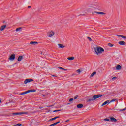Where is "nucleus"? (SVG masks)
Returning <instances> with one entry per match:
<instances>
[{
  "mask_svg": "<svg viewBox=\"0 0 126 126\" xmlns=\"http://www.w3.org/2000/svg\"><path fill=\"white\" fill-rule=\"evenodd\" d=\"M103 96H104V94H95L93 96V97L92 98L88 99L87 100V102H91V101H95L96 99L101 98L103 97Z\"/></svg>",
  "mask_w": 126,
  "mask_h": 126,
  "instance_id": "obj_1",
  "label": "nucleus"
},
{
  "mask_svg": "<svg viewBox=\"0 0 126 126\" xmlns=\"http://www.w3.org/2000/svg\"><path fill=\"white\" fill-rule=\"evenodd\" d=\"M94 51L97 55H99V54H102L104 50L103 48L97 46L94 47Z\"/></svg>",
  "mask_w": 126,
  "mask_h": 126,
  "instance_id": "obj_2",
  "label": "nucleus"
},
{
  "mask_svg": "<svg viewBox=\"0 0 126 126\" xmlns=\"http://www.w3.org/2000/svg\"><path fill=\"white\" fill-rule=\"evenodd\" d=\"M115 101H117L116 99H112L110 101V100H107V101H105L103 103H102L101 106H102V107H103V106H105V105H107V104H110V103H112L113 102H115Z\"/></svg>",
  "mask_w": 126,
  "mask_h": 126,
  "instance_id": "obj_3",
  "label": "nucleus"
},
{
  "mask_svg": "<svg viewBox=\"0 0 126 126\" xmlns=\"http://www.w3.org/2000/svg\"><path fill=\"white\" fill-rule=\"evenodd\" d=\"M28 113L27 112H16L12 113V115H24L27 114Z\"/></svg>",
  "mask_w": 126,
  "mask_h": 126,
  "instance_id": "obj_4",
  "label": "nucleus"
},
{
  "mask_svg": "<svg viewBox=\"0 0 126 126\" xmlns=\"http://www.w3.org/2000/svg\"><path fill=\"white\" fill-rule=\"evenodd\" d=\"M32 81H34V80H33L32 79H26L24 81V84H27V83H29V82H31Z\"/></svg>",
  "mask_w": 126,
  "mask_h": 126,
  "instance_id": "obj_5",
  "label": "nucleus"
},
{
  "mask_svg": "<svg viewBox=\"0 0 126 126\" xmlns=\"http://www.w3.org/2000/svg\"><path fill=\"white\" fill-rule=\"evenodd\" d=\"M15 59V54H11L10 57L9 58V59L10 60V61H14Z\"/></svg>",
  "mask_w": 126,
  "mask_h": 126,
  "instance_id": "obj_6",
  "label": "nucleus"
},
{
  "mask_svg": "<svg viewBox=\"0 0 126 126\" xmlns=\"http://www.w3.org/2000/svg\"><path fill=\"white\" fill-rule=\"evenodd\" d=\"M54 35H55V32L53 31H51L49 33L48 37H53Z\"/></svg>",
  "mask_w": 126,
  "mask_h": 126,
  "instance_id": "obj_7",
  "label": "nucleus"
},
{
  "mask_svg": "<svg viewBox=\"0 0 126 126\" xmlns=\"http://www.w3.org/2000/svg\"><path fill=\"white\" fill-rule=\"evenodd\" d=\"M118 44L121 46H126V42H125V41H119Z\"/></svg>",
  "mask_w": 126,
  "mask_h": 126,
  "instance_id": "obj_8",
  "label": "nucleus"
},
{
  "mask_svg": "<svg viewBox=\"0 0 126 126\" xmlns=\"http://www.w3.org/2000/svg\"><path fill=\"white\" fill-rule=\"evenodd\" d=\"M22 60H23V56H19V57L18 58V61L21 62V61H22Z\"/></svg>",
  "mask_w": 126,
  "mask_h": 126,
  "instance_id": "obj_9",
  "label": "nucleus"
},
{
  "mask_svg": "<svg viewBox=\"0 0 126 126\" xmlns=\"http://www.w3.org/2000/svg\"><path fill=\"white\" fill-rule=\"evenodd\" d=\"M82 107H83V104H79L77 105V108H78V109H81Z\"/></svg>",
  "mask_w": 126,
  "mask_h": 126,
  "instance_id": "obj_10",
  "label": "nucleus"
},
{
  "mask_svg": "<svg viewBox=\"0 0 126 126\" xmlns=\"http://www.w3.org/2000/svg\"><path fill=\"white\" fill-rule=\"evenodd\" d=\"M27 93H29V91L28 90L27 91H25V92H22V93H21L20 94V95H24V94H27Z\"/></svg>",
  "mask_w": 126,
  "mask_h": 126,
  "instance_id": "obj_11",
  "label": "nucleus"
},
{
  "mask_svg": "<svg viewBox=\"0 0 126 126\" xmlns=\"http://www.w3.org/2000/svg\"><path fill=\"white\" fill-rule=\"evenodd\" d=\"M94 13H97V14H101V15H104V14H106V13H105L104 12H97V11H95Z\"/></svg>",
  "mask_w": 126,
  "mask_h": 126,
  "instance_id": "obj_12",
  "label": "nucleus"
},
{
  "mask_svg": "<svg viewBox=\"0 0 126 126\" xmlns=\"http://www.w3.org/2000/svg\"><path fill=\"white\" fill-rule=\"evenodd\" d=\"M121 69H122V66L120 65H118L116 66V70H121Z\"/></svg>",
  "mask_w": 126,
  "mask_h": 126,
  "instance_id": "obj_13",
  "label": "nucleus"
},
{
  "mask_svg": "<svg viewBox=\"0 0 126 126\" xmlns=\"http://www.w3.org/2000/svg\"><path fill=\"white\" fill-rule=\"evenodd\" d=\"M58 45L59 46V48L60 49H63V48H64V46L62 44H58Z\"/></svg>",
  "mask_w": 126,
  "mask_h": 126,
  "instance_id": "obj_14",
  "label": "nucleus"
},
{
  "mask_svg": "<svg viewBox=\"0 0 126 126\" xmlns=\"http://www.w3.org/2000/svg\"><path fill=\"white\" fill-rule=\"evenodd\" d=\"M110 120L112 122H114V123H116V122H117V119L114 117H111L110 118Z\"/></svg>",
  "mask_w": 126,
  "mask_h": 126,
  "instance_id": "obj_15",
  "label": "nucleus"
},
{
  "mask_svg": "<svg viewBox=\"0 0 126 126\" xmlns=\"http://www.w3.org/2000/svg\"><path fill=\"white\" fill-rule=\"evenodd\" d=\"M31 45H37L38 42L36 41H32L30 42Z\"/></svg>",
  "mask_w": 126,
  "mask_h": 126,
  "instance_id": "obj_16",
  "label": "nucleus"
},
{
  "mask_svg": "<svg viewBox=\"0 0 126 126\" xmlns=\"http://www.w3.org/2000/svg\"><path fill=\"white\" fill-rule=\"evenodd\" d=\"M117 37H121V38H123V39H126V36L122 35H116Z\"/></svg>",
  "mask_w": 126,
  "mask_h": 126,
  "instance_id": "obj_17",
  "label": "nucleus"
},
{
  "mask_svg": "<svg viewBox=\"0 0 126 126\" xmlns=\"http://www.w3.org/2000/svg\"><path fill=\"white\" fill-rule=\"evenodd\" d=\"M96 73H97V72H96V71H94L90 75V77H93V76H94V75L95 74H96Z\"/></svg>",
  "mask_w": 126,
  "mask_h": 126,
  "instance_id": "obj_18",
  "label": "nucleus"
},
{
  "mask_svg": "<svg viewBox=\"0 0 126 126\" xmlns=\"http://www.w3.org/2000/svg\"><path fill=\"white\" fill-rule=\"evenodd\" d=\"M5 27H6V25L2 26L0 28V31H2L4 29V28H5Z\"/></svg>",
  "mask_w": 126,
  "mask_h": 126,
  "instance_id": "obj_19",
  "label": "nucleus"
},
{
  "mask_svg": "<svg viewBox=\"0 0 126 126\" xmlns=\"http://www.w3.org/2000/svg\"><path fill=\"white\" fill-rule=\"evenodd\" d=\"M67 60H68L69 61H72V60H74V57H68L67 58Z\"/></svg>",
  "mask_w": 126,
  "mask_h": 126,
  "instance_id": "obj_20",
  "label": "nucleus"
},
{
  "mask_svg": "<svg viewBox=\"0 0 126 126\" xmlns=\"http://www.w3.org/2000/svg\"><path fill=\"white\" fill-rule=\"evenodd\" d=\"M30 92H36V90L35 89L29 90V93H30Z\"/></svg>",
  "mask_w": 126,
  "mask_h": 126,
  "instance_id": "obj_21",
  "label": "nucleus"
},
{
  "mask_svg": "<svg viewBox=\"0 0 126 126\" xmlns=\"http://www.w3.org/2000/svg\"><path fill=\"white\" fill-rule=\"evenodd\" d=\"M22 29V28L21 27H19L17 29H16V31H20V30H21V29Z\"/></svg>",
  "mask_w": 126,
  "mask_h": 126,
  "instance_id": "obj_22",
  "label": "nucleus"
},
{
  "mask_svg": "<svg viewBox=\"0 0 126 126\" xmlns=\"http://www.w3.org/2000/svg\"><path fill=\"white\" fill-rule=\"evenodd\" d=\"M108 46H109V47H114V44L112 43H108Z\"/></svg>",
  "mask_w": 126,
  "mask_h": 126,
  "instance_id": "obj_23",
  "label": "nucleus"
},
{
  "mask_svg": "<svg viewBox=\"0 0 126 126\" xmlns=\"http://www.w3.org/2000/svg\"><path fill=\"white\" fill-rule=\"evenodd\" d=\"M58 68H59V69H62L63 70H66L65 69H64V68L62 67H59Z\"/></svg>",
  "mask_w": 126,
  "mask_h": 126,
  "instance_id": "obj_24",
  "label": "nucleus"
},
{
  "mask_svg": "<svg viewBox=\"0 0 126 126\" xmlns=\"http://www.w3.org/2000/svg\"><path fill=\"white\" fill-rule=\"evenodd\" d=\"M56 125V123H55L50 125L49 126H55Z\"/></svg>",
  "mask_w": 126,
  "mask_h": 126,
  "instance_id": "obj_25",
  "label": "nucleus"
},
{
  "mask_svg": "<svg viewBox=\"0 0 126 126\" xmlns=\"http://www.w3.org/2000/svg\"><path fill=\"white\" fill-rule=\"evenodd\" d=\"M56 120V117L51 118V119L50 120V121H54V120Z\"/></svg>",
  "mask_w": 126,
  "mask_h": 126,
  "instance_id": "obj_26",
  "label": "nucleus"
},
{
  "mask_svg": "<svg viewBox=\"0 0 126 126\" xmlns=\"http://www.w3.org/2000/svg\"><path fill=\"white\" fill-rule=\"evenodd\" d=\"M60 111H62V110H54L53 112H54V113H55V112H60Z\"/></svg>",
  "mask_w": 126,
  "mask_h": 126,
  "instance_id": "obj_27",
  "label": "nucleus"
},
{
  "mask_svg": "<svg viewBox=\"0 0 126 126\" xmlns=\"http://www.w3.org/2000/svg\"><path fill=\"white\" fill-rule=\"evenodd\" d=\"M87 39H88V40L91 42V41H92V39H91V38H90V37H87Z\"/></svg>",
  "mask_w": 126,
  "mask_h": 126,
  "instance_id": "obj_28",
  "label": "nucleus"
},
{
  "mask_svg": "<svg viewBox=\"0 0 126 126\" xmlns=\"http://www.w3.org/2000/svg\"><path fill=\"white\" fill-rule=\"evenodd\" d=\"M22 124H20V123H18L16 125H15L16 126H21Z\"/></svg>",
  "mask_w": 126,
  "mask_h": 126,
  "instance_id": "obj_29",
  "label": "nucleus"
},
{
  "mask_svg": "<svg viewBox=\"0 0 126 126\" xmlns=\"http://www.w3.org/2000/svg\"><path fill=\"white\" fill-rule=\"evenodd\" d=\"M117 77H114L112 78V80H113V81L116 80V79H117Z\"/></svg>",
  "mask_w": 126,
  "mask_h": 126,
  "instance_id": "obj_30",
  "label": "nucleus"
},
{
  "mask_svg": "<svg viewBox=\"0 0 126 126\" xmlns=\"http://www.w3.org/2000/svg\"><path fill=\"white\" fill-rule=\"evenodd\" d=\"M77 98H78V95H76V96L74 97V100H76V99H77Z\"/></svg>",
  "mask_w": 126,
  "mask_h": 126,
  "instance_id": "obj_31",
  "label": "nucleus"
},
{
  "mask_svg": "<svg viewBox=\"0 0 126 126\" xmlns=\"http://www.w3.org/2000/svg\"><path fill=\"white\" fill-rule=\"evenodd\" d=\"M77 72L78 73H80V72H81L80 70V69L77 70Z\"/></svg>",
  "mask_w": 126,
  "mask_h": 126,
  "instance_id": "obj_32",
  "label": "nucleus"
},
{
  "mask_svg": "<svg viewBox=\"0 0 126 126\" xmlns=\"http://www.w3.org/2000/svg\"><path fill=\"white\" fill-rule=\"evenodd\" d=\"M72 101H73V98H70V99L69 100V102H72Z\"/></svg>",
  "mask_w": 126,
  "mask_h": 126,
  "instance_id": "obj_33",
  "label": "nucleus"
},
{
  "mask_svg": "<svg viewBox=\"0 0 126 126\" xmlns=\"http://www.w3.org/2000/svg\"><path fill=\"white\" fill-rule=\"evenodd\" d=\"M112 69H113V70H116V69H117V67H114L112 68Z\"/></svg>",
  "mask_w": 126,
  "mask_h": 126,
  "instance_id": "obj_34",
  "label": "nucleus"
},
{
  "mask_svg": "<svg viewBox=\"0 0 126 126\" xmlns=\"http://www.w3.org/2000/svg\"><path fill=\"white\" fill-rule=\"evenodd\" d=\"M104 121H110V119H108V118H106V119H104Z\"/></svg>",
  "mask_w": 126,
  "mask_h": 126,
  "instance_id": "obj_35",
  "label": "nucleus"
},
{
  "mask_svg": "<svg viewBox=\"0 0 126 126\" xmlns=\"http://www.w3.org/2000/svg\"><path fill=\"white\" fill-rule=\"evenodd\" d=\"M60 123H61V122L58 121V122L55 123V124H56V125H58V124H60Z\"/></svg>",
  "mask_w": 126,
  "mask_h": 126,
  "instance_id": "obj_36",
  "label": "nucleus"
},
{
  "mask_svg": "<svg viewBox=\"0 0 126 126\" xmlns=\"http://www.w3.org/2000/svg\"><path fill=\"white\" fill-rule=\"evenodd\" d=\"M52 76H53V77H57V76L54 75H53Z\"/></svg>",
  "mask_w": 126,
  "mask_h": 126,
  "instance_id": "obj_37",
  "label": "nucleus"
},
{
  "mask_svg": "<svg viewBox=\"0 0 126 126\" xmlns=\"http://www.w3.org/2000/svg\"><path fill=\"white\" fill-rule=\"evenodd\" d=\"M115 111H120V110L118 109H115Z\"/></svg>",
  "mask_w": 126,
  "mask_h": 126,
  "instance_id": "obj_38",
  "label": "nucleus"
},
{
  "mask_svg": "<svg viewBox=\"0 0 126 126\" xmlns=\"http://www.w3.org/2000/svg\"><path fill=\"white\" fill-rule=\"evenodd\" d=\"M59 118H60L59 116H57V117H55V118H56V119H59Z\"/></svg>",
  "mask_w": 126,
  "mask_h": 126,
  "instance_id": "obj_39",
  "label": "nucleus"
},
{
  "mask_svg": "<svg viewBox=\"0 0 126 126\" xmlns=\"http://www.w3.org/2000/svg\"><path fill=\"white\" fill-rule=\"evenodd\" d=\"M28 8H31V6H29L28 7Z\"/></svg>",
  "mask_w": 126,
  "mask_h": 126,
  "instance_id": "obj_40",
  "label": "nucleus"
},
{
  "mask_svg": "<svg viewBox=\"0 0 126 126\" xmlns=\"http://www.w3.org/2000/svg\"><path fill=\"white\" fill-rule=\"evenodd\" d=\"M40 54H43V52L41 51Z\"/></svg>",
  "mask_w": 126,
  "mask_h": 126,
  "instance_id": "obj_41",
  "label": "nucleus"
},
{
  "mask_svg": "<svg viewBox=\"0 0 126 126\" xmlns=\"http://www.w3.org/2000/svg\"><path fill=\"white\" fill-rule=\"evenodd\" d=\"M0 103H1V100H0Z\"/></svg>",
  "mask_w": 126,
  "mask_h": 126,
  "instance_id": "obj_42",
  "label": "nucleus"
},
{
  "mask_svg": "<svg viewBox=\"0 0 126 126\" xmlns=\"http://www.w3.org/2000/svg\"><path fill=\"white\" fill-rule=\"evenodd\" d=\"M68 121H69L68 120H66V122H68Z\"/></svg>",
  "mask_w": 126,
  "mask_h": 126,
  "instance_id": "obj_43",
  "label": "nucleus"
},
{
  "mask_svg": "<svg viewBox=\"0 0 126 126\" xmlns=\"http://www.w3.org/2000/svg\"><path fill=\"white\" fill-rule=\"evenodd\" d=\"M67 105H69V103H68Z\"/></svg>",
  "mask_w": 126,
  "mask_h": 126,
  "instance_id": "obj_44",
  "label": "nucleus"
}]
</instances>
